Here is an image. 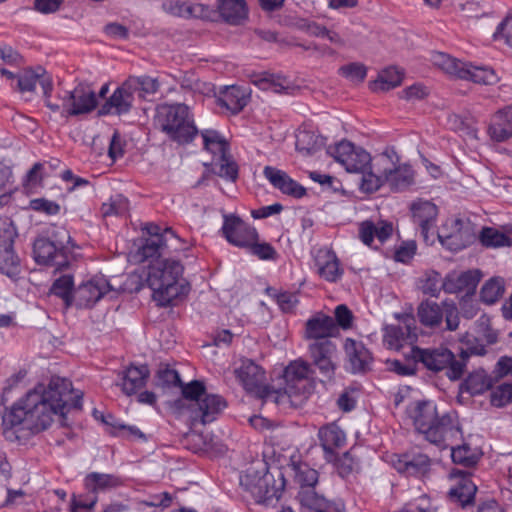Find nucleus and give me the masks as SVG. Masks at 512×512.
I'll return each mask as SVG.
<instances>
[{
	"label": "nucleus",
	"instance_id": "8",
	"mask_svg": "<svg viewBox=\"0 0 512 512\" xmlns=\"http://www.w3.org/2000/svg\"><path fill=\"white\" fill-rule=\"evenodd\" d=\"M419 322L427 328H438L445 317L446 328L455 331L459 327V311L453 301L437 303L431 300L422 301L417 307Z\"/></svg>",
	"mask_w": 512,
	"mask_h": 512
},
{
	"label": "nucleus",
	"instance_id": "56",
	"mask_svg": "<svg viewBox=\"0 0 512 512\" xmlns=\"http://www.w3.org/2000/svg\"><path fill=\"white\" fill-rule=\"evenodd\" d=\"M267 292L275 299L279 308L285 313L292 312L299 302L297 295L292 292H277L271 288H268Z\"/></svg>",
	"mask_w": 512,
	"mask_h": 512
},
{
	"label": "nucleus",
	"instance_id": "48",
	"mask_svg": "<svg viewBox=\"0 0 512 512\" xmlns=\"http://www.w3.org/2000/svg\"><path fill=\"white\" fill-rule=\"evenodd\" d=\"M463 386L470 394L479 395L491 388L492 381L483 369H479L468 375Z\"/></svg>",
	"mask_w": 512,
	"mask_h": 512
},
{
	"label": "nucleus",
	"instance_id": "49",
	"mask_svg": "<svg viewBox=\"0 0 512 512\" xmlns=\"http://www.w3.org/2000/svg\"><path fill=\"white\" fill-rule=\"evenodd\" d=\"M201 134L204 148L214 154L215 157L229 153L228 142L217 131L204 130Z\"/></svg>",
	"mask_w": 512,
	"mask_h": 512
},
{
	"label": "nucleus",
	"instance_id": "28",
	"mask_svg": "<svg viewBox=\"0 0 512 512\" xmlns=\"http://www.w3.org/2000/svg\"><path fill=\"white\" fill-rule=\"evenodd\" d=\"M411 212L413 222L419 227L424 241L428 242L438 215L437 206L431 201L419 199L411 204Z\"/></svg>",
	"mask_w": 512,
	"mask_h": 512
},
{
	"label": "nucleus",
	"instance_id": "31",
	"mask_svg": "<svg viewBox=\"0 0 512 512\" xmlns=\"http://www.w3.org/2000/svg\"><path fill=\"white\" fill-rule=\"evenodd\" d=\"M37 84L41 86L44 96H50L53 83L51 76L44 69L25 70L17 76L16 86L22 93L34 91Z\"/></svg>",
	"mask_w": 512,
	"mask_h": 512
},
{
	"label": "nucleus",
	"instance_id": "30",
	"mask_svg": "<svg viewBox=\"0 0 512 512\" xmlns=\"http://www.w3.org/2000/svg\"><path fill=\"white\" fill-rule=\"evenodd\" d=\"M344 351L353 373H364L370 369L373 357L363 343L347 338Z\"/></svg>",
	"mask_w": 512,
	"mask_h": 512
},
{
	"label": "nucleus",
	"instance_id": "2",
	"mask_svg": "<svg viewBox=\"0 0 512 512\" xmlns=\"http://www.w3.org/2000/svg\"><path fill=\"white\" fill-rule=\"evenodd\" d=\"M409 414L417 432L441 449H446L462 439L463 432L456 412L439 415L433 401L415 402Z\"/></svg>",
	"mask_w": 512,
	"mask_h": 512
},
{
	"label": "nucleus",
	"instance_id": "33",
	"mask_svg": "<svg viewBox=\"0 0 512 512\" xmlns=\"http://www.w3.org/2000/svg\"><path fill=\"white\" fill-rule=\"evenodd\" d=\"M320 444L325 453V459L332 461L335 450L341 448L346 443V435L335 423L327 424L318 431Z\"/></svg>",
	"mask_w": 512,
	"mask_h": 512
},
{
	"label": "nucleus",
	"instance_id": "36",
	"mask_svg": "<svg viewBox=\"0 0 512 512\" xmlns=\"http://www.w3.org/2000/svg\"><path fill=\"white\" fill-rule=\"evenodd\" d=\"M488 133L497 142H503L512 137V106L499 110L493 115Z\"/></svg>",
	"mask_w": 512,
	"mask_h": 512
},
{
	"label": "nucleus",
	"instance_id": "16",
	"mask_svg": "<svg viewBox=\"0 0 512 512\" xmlns=\"http://www.w3.org/2000/svg\"><path fill=\"white\" fill-rule=\"evenodd\" d=\"M221 230L230 244L240 248H248L259 239L258 232L254 227L233 214L224 216Z\"/></svg>",
	"mask_w": 512,
	"mask_h": 512
},
{
	"label": "nucleus",
	"instance_id": "4",
	"mask_svg": "<svg viewBox=\"0 0 512 512\" xmlns=\"http://www.w3.org/2000/svg\"><path fill=\"white\" fill-rule=\"evenodd\" d=\"M182 272L183 266L176 260L157 259L149 265L146 281L160 306L170 305L179 296Z\"/></svg>",
	"mask_w": 512,
	"mask_h": 512
},
{
	"label": "nucleus",
	"instance_id": "55",
	"mask_svg": "<svg viewBox=\"0 0 512 512\" xmlns=\"http://www.w3.org/2000/svg\"><path fill=\"white\" fill-rule=\"evenodd\" d=\"M166 244L167 241H163L160 238H146L138 253L142 260L150 258H156L157 260L163 254Z\"/></svg>",
	"mask_w": 512,
	"mask_h": 512
},
{
	"label": "nucleus",
	"instance_id": "21",
	"mask_svg": "<svg viewBox=\"0 0 512 512\" xmlns=\"http://www.w3.org/2000/svg\"><path fill=\"white\" fill-rule=\"evenodd\" d=\"M297 499L302 512H343L344 503L339 499H328L315 490L298 491Z\"/></svg>",
	"mask_w": 512,
	"mask_h": 512
},
{
	"label": "nucleus",
	"instance_id": "24",
	"mask_svg": "<svg viewBox=\"0 0 512 512\" xmlns=\"http://www.w3.org/2000/svg\"><path fill=\"white\" fill-rule=\"evenodd\" d=\"M337 335V327L333 317L317 313L305 323L304 339L312 342L331 341Z\"/></svg>",
	"mask_w": 512,
	"mask_h": 512
},
{
	"label": "nucleus",
	"instance_id": "9",
	"mask_svg": "<svg viewBox=\"0 0 512 512\" xmlns=\"http://www.w3.org/2000/svg\"><path fill=\"white\" fill-rule=\"evenodd\" d=\"M16 227L8 217H0V272L10 278L20 273V259L14 251Z\"/></svg>",
	"mask_w": 512,
	"mask_h": 512
},
{
	"label": "nucleus",
	"instance_id": "37",
	"mask_svg": "<svg viewBox=\"0 0 512 512\" xmlns=\"http://www.w3.org/2000/svg\"><path fill=\"white\" fill-rule=\"evenodd\" d=\"M235 376L249 392L258 389L264 380L262 368L251 360L242 361L241 365L235 369Z\"/></svg>",
	"mask_w": 512,
	"mask_h": 512
},
{
	"label": "nucleus",
	"instance_id": "58",
	"mask_svg": "<svg viewBox=\"0 0 512 512\" xmlns=\"http://www.w3.org/2000/svg\"><path fill=\"white\" fill-rule=\"evenodd\" d=\"M512 402V383H502L491 392V404L503 407Z\"/></svg>",
	"mask_w": 512,
	"mask_h": 512
},
{
	"label": "nucleus",
	"instance_id": "41",
	"mask_svg": "<svg viewBox=\"0 0 512 512\" xmlns=\"http://www.w3.org/2000/svg\"><path fill=\"white\" fill-rule=\"evenodd\" d=\"M290 467L293 472L294 482L299 485V491L315 490L319 478L317 470L301 461H292Z\"/></svg>",
	"mask_w": 512,
	"mask_h": 512
},
{
	"label": "nucleus",
	"instance_id": "59",
	"mask_svg": "<svg viewBox=\"0 0 512 512\" xmlns=\"http://www.w3.org/2000/svg\"><path fill=\"white\" fill-rule=\"evenodd\" d=\"M333 319L336 324L337 331L339 328L343 330H349L353 327L354 315L345 304H340L335 307Z\"/></svg>",
	"mask_w": 512,
	"mask_h": 512
},
{
	"label": "nucleus",
	"instance_id": "54",
	"mask_svg": "<svg viewBox=\"0 0 512 512\" xmlns=\"http://www.w3.org/2000/svg\"><path fill=\"white\" fill-rule=\"evenodd\" d=\"M128 208V199L122 195H115L108 202L102 204L100 211L103 217L120 216L127 213Z\"/></svg>",
	"mask_w": 512,
	"mask_h": 512
},
{
	"label": "nucleus",
	"instance_id": "27",
	"mask_svg": "<svg viewBox=\"0 0 512 512\" xmlns=\"http://www.w3.org/2000/svg\"><path fill=\"white\" fill-rule=\"evenodd\" d=\"M479 270H468L464 272H451L447 274L442 282L443 290L449 294L465 292L473 294L481 279Z\"/></svg>",
	"mask_w": 512,
	"mask_h": 512
},
{
	"label": "nucleus",
	"instance_id": "12",
	"mask_svg": "<svg viewBox=\"0 0 512 512\" xmlns=\"http://www.w3.org/2000/svg\"><path fill=\"white\" fill-rule=\"evenodd\" d=\"M312 373L310 364L302 359L294 360L284 370V393L298 403L306 399L309 390V376ZM293 403V400H291Z\"/></svg>",
	"mask_w": 512,
	"mask_h": 512
},
{
	"label": "nucleus",
	"instance_id": "25",
	"mask_svg": "<svg viewBox=\"0 0 512 512\" xmlns=\"http://www.w3.org/2000/svg\"><path fill=\"white\" fill-rule=\"evenodd\" d=\"M162 9L172 16L184 19L196 18L212 20L215 14L214 11L206 5L181 0H165L162 3Z\"/></svg>",
	"mask_w": 512,
	"mask_h": 512
},
{
	"label": "nucleus",
	"instance_id": "20",
	"mask_svg": "<svg viewBox=\"0 0 512 512\" xmlns=\"http://www.w3.org/2000/svg\"><path fill=\"white\" fill-rule=\"evenodd\" d=\"M393 223L387 220H365L358 225V237L361 242L378 250L393 234Z\"/></svg>",
	"mask_w": 512,
	"mask_h": 512
},
{
	"label": "nucleus",
	"instance_id": "7",
	"mask_svg": "<svg viewBox=\"0 0 512 512\" xmlns=\"http://www.w3.org/2000/svg\"><path fill=\"white\" fill-rule=\"evenodd\" d=\"M374 167L377 172L384 173L385 183L392 190L402 191L414 182V171L410 165L400 164L395 150L386 149L375 158Z\"/></svg>",
	"mask_w": 512,
	"mask_h": 512
},
{
	"label": "nucleus",
	"instance_id": "18",
	"mask_svg": "<svg viewBox=\"0 0 512 512\" xmlns=\"http://www.w3.org/2000/svg\"><path fill=\"white\" fill-rule=\"evenodd\" d=\"M313 364L326 379L332 380L337 368V347L333 341L311 342L308 345Z\"/></svg>",
	"mask_w": 512,
	"mask_h": 512
},
{
	"label": "nucleus",
	"instance_id": "47",
	"mask_svg": "<svg viewBox=\"0 0 512 512\" xmlns=\"http://www.w3.org/2000/svg\"><path fill=\"white\" fill-rule=\"evenodd\" d=\"M126 80L136 96L142 99L155 94L160 87L158 80L148 75L129 76Z\"/></svg>",
	"mask_w": 512,
	"mask_h": 512
},
{
	"label": "nucleus",
	"instance_id": "14",
	"mask_svg": "<svg viewBox=\"0 0 512 512\" xmlns=\"http://www.w3.org/2000/svg\"><path fill=\"white\" fill-rule=\"evenodd\" d=\"M62 101L61 115L65 117L89 113L97 106L95 92L86 85H78L66 92Z\"/></svg>",
	"mask_w": 512,
	"mask_h": 512
},
{
	"label": "nucleus",
	"instance_id": "64",
	"mask_svg": "<svg viewBox=\"0 0 512 512\" xmlns=\"http://www.w3.org/2000/svg\"><path fill=\"white\" fill-rule=\"evenodd\" d=\"M493 36L495 39H504L505 43L512 48V12L508 13L497 26Z\"/></svg>",
	"mask_w": 512,
	"mask_h": 512
},
{
	"label": "nucleus",
	"instance_id": "23",
	"mask_svg": "<svg viewBox=\"0 0 512 512\" xmlns=\"http://www.w3.org/2000/svg\"><path fill=\"white\" fill-rule=\"evenodd\" d=\"M408 356L415 363H422L428 370L438 372L448 366L453 353L446 348L423 349L413 346Z\"/></svg>",
	"mask_w": 512,
	"mask_h": 512
},
{
	"label": "nucleus",
	"instance_id": "11",
	"mask_svg": "<svg viewBox=\"0 0 512 512\" xmlns=\"http://www.w3.org/2000/svg\"><path fill=\"white\" fill-rule=\"evenodd\" d=\"M327 152L350 173L365 172L372 161L368 152L345 140L329 146Z\"/></svg>",
	"mask_w": 512,
	"mask_h": 512
},
{
	"label": "nucleus",
	"instance_id": "61",
	"mask_svg": "<svg viewBox=\"0 0 512 512\" xmlns=\"http://www.w3.org/2000/svg\"><path fill=\"white\" fill-rule=\"evenodd\" d=\"M417 251V244L414 240H407L395 248L394 260L404 264L409 263Z\"/></svg>",
	"mask_w": 512,
	"mask_h": 512
},
{
	"label": "nucleus",
	"instance_id": "43",
	"mask_svg": "<svg viewBox=\"0 0 512 512\" xmlns=\"http://www.w3.org/2000/svg\"><path fill=\"white\" fill-rule=\"evenodd\" d=\"M316 266L320 277L328 282L338 281L343 273L336 255L328 251L318 256Z\"/></svg>",
	"mask_w": 512,
	"mask_h": 512
},
{
	"label": "nucleus",
	"instance_id": "63",
	"mask_svg": "<svg viewBox=\"0 0 512 512\" xmlns=\"http://www.w3.org/2000/svg\"><path fill=\"white\" fill-rule=\"evenodd\" d=\"M441 275L437 272H431L426 275V278L423 280L421 289L424 294L430 295L432 297H437L443 289L442 287Z\"/></svg>",
	"mask_w": 512,
	"mask_h": 512
},
{
	"label": "nucleus",
	"instance_id": "1",
	"mask_svg": "<svg viewBox=\"0 0 512 512\" xmlns=\"http://www.w3.org/2000/svg\"><path fill=\"white\" fill-rule=\"evenodd\" d=\"M71 381L52 377L47 385L38 384L17 400L3 416V434L18 441L17 427L38 434L47 430L56 417L65 418L70 408L81 409V392L74 394Z\"/></svg>",
	"mask_w": 512,
	"mask_h": 512
},
{
	"label": "nucleus",
	"instance_id": "53",
	"mask_svg": "<svg viewBox=\"0 0 512 512\" xmlns=\"http://www.w3.org/2000/svg\"><path fill=\"white\" fill-rule=\"evenodd\" d=\"M480 242L485 247H503L510 244V239L504 233L491 227H484L479 236Z\"/></svg>",
	"mask_w": 512,
	"mask_h": 512
},
{
	"label": "nucleus",
	"instance_id": "39",
	"mask_svg": "<svg viewBox=\"0 0 512 512\" xmlns=\"http://www.w3.org/2000/svg\"><path fill=\"white\" fill-rule=\"evenodd\" d=\"M220 17L228 24L239 25L248 16L245 0H217Z\"/></svg>",
	"mask_w": 512,
	"mask_h": 512
},
{
	"label": "nucleus",
	"instance_id": "34",
	"mask_svg": "<svg viewBox=\"0 0 512 512\" xmlns=\"http://www.w3.org/2000/svg\"><path fill=\"white\" fill-rule=\"evenodd\" d=\"M454 476L457 481L455 485L450 489V498L465 507L472 504L477 491V486L471 480L470 475L461 470H456Z\"/></svg>",
	"mask_w": 512,
	"mask_h": 512
},
{
	"label": "nucleus",
	"instance_id": "22",
	"mask_svg": "<svg viewBox=\"0 0 512 512\" xmlns=\"http://www.w3.org/2000/svg\"><path fill=\"white\" fill-rule=\"evenodd\" d=\"M136 94L125 80L99 109L100 115H123L131 111Z\"/></svg>",
	"mask_w": 512,
	"mask_h": 512
},
{
	"label": "nucleus",
	"instance_id": "35",
	"mask_svg": "<svg viewBox=\"0 0 512 512\" xmlns=\"http://www.w3.org/2000/svg\"><path fill=\"white\" fill-rule=\"evenodd\" d=\"M249 94L246 89L240 86L224 87L217 97V103L226 108L232 114H237L247 105Z\"/></svg>",
	"mask_w": 512,
	"mask_h": 512
},
{
	"label": "nucleus",
	"instance_id": "62",
	"mask_svg": "<svg viewBox=\"0 0 512 512\" xmlns=\"http://www.w3.org/2000/svg\"><path fill=\"white\" fill-rule=\"evenodd\" d=\"M248 249L250 250L251 254L260 260L275 261L278 258L276 249L267 242L259 243L256 241L250 245Z\"/></svg>",
	"mask_w": 512,
	"mask_h": 512
},
{
	"label": "nucleus",
	"instance_id": "29",
	"mask_svg": "<svg viewBox=\"0 0 512 512\" xmlns=\"http://www.w3.org/2000/svg\"><path fill=\"white\" fill-rule=\"evenodd\" d=\"M263 174L283 194L294 198H302L306 194V189L293 180L285 171L272 166H266L264 167Z\"/></svg>",
	"mask_w": 512,
	"mask_h": 512
},
{
	"label": "nucleus",
	"instance_id": "15",
	"mask_svg": "<svg viewBox=\"0 0 512 512\" xmlns=\"http://www.w3.org/2000/svg\"><path fill=\"white\" fill-rule=\"evenodd\" d=\"M227 407L226 400L217 394H206L191 407L186 416L192 425H206L215 421Z\"/></svg>",
	"mask_w": 512,
	"mask_h": 512
},
{
	"label": "nucleus",
	"instance_id": "19",
	"mask_svg": "<svg viewBox=\"0 0 512 512\" xmlns=\"http://www.w3.org/2000/svg\"><path fill=\"white\" fill-rule=\"evenodd\" d=\"M390 462L399 473L406 476H424L431 468V459L428 455L415 450L394 454L391 456Z\"/></svg>",
	"mask_w": 512,
	"mask_h": 512
},
{
	"label": "nucleus",
	"instance_id": "3",
	"mask_svg": "<svg viewBox=\"0 0 512 512\" xmlns=\"http://www.w3.org/2000/svg\"><path fill=\"white\" fill-rule=\"evenodd\" d=\"M155 123L168 139L179 145L190 144L199 133L194 115L184 103L160 106L157 109Z\"/></svg>",
	"mask_w": 512,
	"mask_h": 512
},
{
	"label": "nucleus",
	"instance_id": "42",
	"mask_svg": "<svg viewBox=\"0 0 512 512\" xmlns=\"http://www.w3.org/2000/svg\"><path fill=\"white\" fill-rule=\"evenodd\" d=\"M122 485L120 477L113 474L91 472L84 479L85 488L92 493L104 492Z\"/></svg>",
	"mask_w": 512,
	"mask_h": 512
},
{
	"label": "nucleus",
	"instance_id": "5",
	"mask_svg": "<svg viewBox=\"0 0 512 512\" xmlns=\"http://www.w3.org/2000/svg\"><path fill=\"white\" fill-rule=\"evenodd\" d=\"M240 485L257 504L273 506L278 502L284 491L285 479L281 472L275 478L268 471L261 474L257 471L248 470L240 477Z\"/></svg>",
	"mask_w": 512,
	"mask_h": 512
},
{
	"label": "nucleus",
	"instance_id": "45",
	"mask_svg": "<svg viewBox=\"0 0 512 512\" xmlns=\"http://www.w3.org/2000/svg\"><path fill=\"white\" fill-rule=\"evenodd\" d=\"M212 171L221 178L235 182L238 178L239 167L229 153L217 156L212 161Z\"/></svg>",
	"mask_w": 512,
	"mask_h": 512
},
{
	"label": "nucleus",
	"instance_id": "46",
	"mask_svg": "<svg viewBox=\"0 0 512 512\" xmlns=\"http://www.w3.org/2000/svg\"><path fill=\"white\" fill-rule=\"evenodd\" d=\"M325 146V138L314 131L302 130L296 135V149L306 155L313 154Z\"/></svg>",
	"mask_w": 512,
	"mask_h": 512
},
{
	"label": "nucleus",
	"instance_id": "38",
	"mask_svg": "<svg viewBox=\"0 0 512 512\" xmlns=\"http://www.w3.org/2000/svg\"><path fill=\"white\" fill-rule=\"evenodd\" d=\"M182 391V398L175 401V408L180 410V413L185 415L191 407L195 406L196 402H199L206 392V387L203 382L199 380H193L188 384L180 385Z\"/></svg>",
	"mask_w": 512,
	"mask_h": 512
},
{
	"label": "nucleus",
	"instance_id": "60",
	"mask_svg": "<svg viewBox=\"0 0 512 512\" xmlns=\"http://www.w3.org/2000/svg\"><path fill=\"white\" fill-rule=\"evenodd\" d=\"M339 73L352 82L360 83L364 81L367 69L363 64L354 62L340 67Z\"/></svg>",
	"mask_w": 512,
	"mask_h": 512
},
{
	"label": "nucleus",
	"instance_id": "32",
	"mask_svg": "<svg viewBox=\"0 0 512 512\" xmlns=\"http://www.w3.org/2000/svg\"><path fill=\"white\" fill-rule=\"evenodd\" d=\"M121 390L127 395H134L138 390L143 388L150 376V370L146 364L143 365H130L121 373Z\"/></svg>",
	"mask_w": 512,
	"mask_h": 512
},
{
	"label": "nucleus",
	"instance_id": "6",
	"mask_svg": "<svg viewBox=\"0 0 512 512\" xmlns=\"http://www.w3.org/2000/svg\"><path fill=\"white\" fill-rule=\"evenodd\" d=\"M434 64L445 73L459 79L470 80L484 85H491L497 82V75L493 69L484 66H473L445 53H437L434 56Z\"/></svg>",
	"mask_w": 512,
	"mask_h": 512
},
{
	"label": "nucleus",
	"instance_id": "52",
	"mask_svg": "<svg viewBox=\"0 0 512 512\" xmlns=\"http://www.w3.org/2000/svg\"><path fill=\"white\" fill-rule=\"evenodd\" d=\"M373 169L374 171L370 164L369 168H367L365 172L361 173L362 178L360 189L366 193L376 192L385 183L384 173L377 172L374 166Z\"/></svg>",
	"mask_w": 512,
	"mask_h": 512
},
{
	"label": "nucleus",
	"instance_id": "51",
	"mask_svg": "<svg viewBox=\"0 0 512 512\" xmlns=\"http://www.w3.org/2000/svg\"><path fill=\"white\" fill-rule=\"evenodd\" d=\"M451 447V458L454 463L463 465L464 467L474 466L478 460L479 455L471 449L469 445L463 444L458 447Z\"/></svg>",
	"mask_w": 512,
	"mask_h": 512
},
{
	"label": "nucleus",
	"instance_id": "26",
	"mask_svg": "<svg viewBox=\"0 0 512 512\" xmlns=\"http://www.w3.org/2000/svg\"><path fill=\"white\" fill-rule=\"evenodd\" d=\"M414 319L407 317L402 325H388L384 328V343L391 349H400L404 345H412L417 340Z\"/></svg>",
	"mask_w": 512,
	"mask_h": 512
},
{
	"label": "nucleus",
	"instance_id": "40",
	"mask_svg": "<svg viewBox=\"0 0 512 512\" xmlns=\"http://www.w3.org/2000/svg\"><path fill=\"white\" fill-rule=\"evenodd\" d=\"M71 268V266L69 267ZM63 274L59 277L55 278L49 292L51 295L57 296L61 298L65 304L66 308H69L74 304V277L68 270H62Z\"/></svg>",
	"mask_w": 512,
	"mask_h": 512
},
{
	"label": "nucleus",
	"instance_id": "10",
	"mask_svg": "<svg viewBox=\"0 0 512 512\" xmlns=\"http://www.w3.org/2000/svg\"><path fill=\"white\" fill-rule=\"evenodd\" d=\"M438 239L446 249L457 252L472 244L476 234L470 221L452 218L441 227Z\"/></svg>",
	"mask_w": 512,
	"mask_h": 512
},
{
	"label": "nucleus",
	"instance_id": "17",
	"mask_svg": "<svg viewBox=\"0 0 512 512\" xmlns=\"http://www.w3.org/2000/svg\"><path fill=\"white\" fill-rule=\"evenodd\" d=\"M113 287L102 275H96L80 284L74 291V303L79 308H91Z\"/></svg>",
	"mask_w": 512,
	"mask_h": 512
},
{
	"label": "nucleus",
	"instance_id": "50",
	"mask_svg": "<svg viewBox=\"0 0 512 512\" xmlns=\"http://www.w3.org/2000/svg\"><path fill=\"white\" fill-rule=\"evenodd\" d=\"M505 291L504 280L500 277L489 279L481 288L480 298L486 304H494Z\"/></svg>",
	"mask_w": 512,
	"mask_h": 512
},
{
	"label": "nucleus",
	"instance_id": "13",
	"mask_svg": "<svg viewBox=\"0 0 512 512\" xmlns=\"http://www.w3.org/2000/svg\"><path fill=\"white\" fill-rule=\"evenodd\" d=\"M34 258L38 264L54 267L53 274L70 267L69 256L63 245H57L48 238H38L33 245Z\"/></svg>",
	"mask_w": 512,
	"mask_h": 512
},
{
	"label": "nucleus",
	"instance_id": "44",
	"mask_svg": "<svg viewBox=\"0 0 512 512\" xmlns=\"http://www.w3.org/2000/svg\"><path fill=\"white\" fill-rule=\"evenodd\" d=\"M403 73L396 67H389L382 70L378 78L370 84L373 92H386L396 88L402 83Z\"/></svg>",
	"mask_w": 512,
	"mask_h": 512
},
{
	"label": "nucleus",
	"instance_id": "57",
	"mask_svg": "<svg viewBox=\"0 0 512 512\" xmlns=\"http://www.w3.org/2000/svg\"><path fill=\"white\" fill-rule=\"evenodd\" d=\"M156 385L160 387L180 386L181 379L178 372L167 365L160 366L156 374Z\"/></svg>",
	"mask_w": 512,
	"mask_h": 512
}]
</instances>
